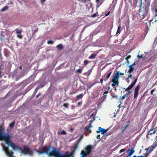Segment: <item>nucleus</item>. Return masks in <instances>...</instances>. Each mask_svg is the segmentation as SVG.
<instances>
[{
  "label": "nucleus",
  "mask_w": 157,
  "mask_h": 157,
  "mask_svg": "<svg viewBox=\"0 0 157 157\" xmlns=\"http://www.w3.org/2000/svg\"><path fill=\"white\" fill-rule=\"evenodd\" d=\"M50 148L45 146L41 149L42 152L38 151V152L40 154L46 153L49 156L54 157H74V153L72 152L70 154L69 151H67L63 155L58 149L53 148L51 151H50Z\"/></svg>",
  "instance_id": "obj_1"
},
{
  "label": "nucleus",
  "mask_w": 157,
  "mask_h": 157,
  "mask_svg": "<svg viewBox=\"0 0 157 157\" xmlns=\"http://www.w3.org/2000/svg\"><path fill=\"white\" fill-rule=\"evenodd\" d=\"M4 130L3 128L2 124L0 125V140H4L6 144H7L8 146L13 147V143L10 141L11 136L7 133H5L3 132Z\"/></svg>",
  "instance_id": "obj_2"
},
{
  "label": "nucleus",
  "mask_w": 157,
  "mask_h": 157,
  "mask_svg": "<svg viewBox=\"0 0 157 157\" xmlns=\"http://www.w3.org/2000/svg\"><path fill=\"white\" fill-rule=\"evenodd\" d=\"M13 147L10 146L12 147L14 150H20L21 153L25 154H28L32 155L33 154V151L32 150L29 148L25 146L23 147L24 150H23L19 146H16L13 143Z\"/></svg>",
  "instance_id": "obj_3"
},
{
  "label": "nucleus",
  "mask_w": 157,
  "mask_h": 157,
  "mask_svg": "<svg viewBox=\"0 0 157 157\" xmlns=\"http://www.w3.org/2000/svg\"><path fill=\"white\" fill-rule=\"evenodd\" d=\"M92 146L91 145H87L84 149V150L81 151V155H82L81 157H85L89 155L91 152Z\"/></svg>",
  "instance_id": "obj_4"
},
{
  "label": "nucleus",
  "mask_w": 157,
  "mask_h": 157,
  "mask_svg": "<svg viewBox=\"0 0 157 157\" xmlns=\"http://www.w3.org/2000/svg\"><path fill=\"white\" fill-rule=\"evenodd\" d=\"M142 5H140V8L139 10H140L144 14H146V15H147L149 10V7L150 6V3H148L147 5H145L144 6L143 8H142L141 7Z\"/></svg>",
  "instance_id": "obj_5"
},
{
  "label": "nucleus",
  "mask_w": 157,
  "mask_h": 157,
  "mask_svg": "<svg viewBox=\"0 0 157 157\" xmlns=\"http://www.w3.org/2000/svg\"><path fill=\"white\" fill-rule=\"evenodd\" d=\"M2 150L4 151L6 154L9 157H14L13 156V152L12 150L9 151L8 147L4 146H2Z\"/></svg>",
  "instance_id": "obj_6"
},
{
  "label": "nucleus",
  "mask_w": 157,
  "mask_h": 157,
  "mask_svg": "<svg viewBox=\"0 0 157 157\" xmlns=\"http://www.w3.org/2000/svg\"><path fill=\"white\" fill-rule=\"evenodd\" d=\"M120 75L123 76L124 75V74L123 73L120 72L119 71H117L116 73L114 74L112 79H113V80H115L117 81H119V79Z\"/></svg>",
  "instance_id": "obj_7"
},
{
  "label": "nucleus",
  "mask_w": 157,
  "mask_h": 157,
  "mask_svg": "<svg viewBox=\"0 0 157 157\" xmlns=\"http://www.w3.org/2000/svg\"><path fill=\"white\" fill-rule=\"evenodd\" d=\"M140 86L138 84L135 88L134 91V98H136L138 95V92L140 89Z\"/></svg>",
  "instance_id": "obj_8"
},
{
  "label": "nucleus",
  "mask_w": 157,
  "mask_h": 157,
  "mask_svg": "<svg viewBox=\"0 0 157 157\" xmlns=\"http://www.w3.org/2000/svg\"><path fill=\"white\" fill-rule=\"evenodd\" d=\"M147 15L140 10L138 12L137 16L140 20L143 19Z\"/></svg>",
  "instance_id": "obj_9"
},
{
  "label": "nucleus",
  "mask_w": 157,
  "mask_h": 157,
  "mask_svg": "<svg viewBox=\"0 0 157 157\" xmlns=\"http://www.w3.org/2000/svg\"><path fill=\"white\" fill-rule=\"evenodd\" d=\"M137 80V78H136L135 79L134 82L132 83L126 89L124 88L125 91H127L128 90H131L135 85Z\"/></svg>",
  "instance_id": "obj_10"
},
{
  "label": "nucleus",
  "mask_w": 157,
  "mask_h": 157,
  "mask_svg": "<svg viewBox=\"0 0 157 157\" xmlns=\"http://www.w3.org/2000/svg\"><path fill=\"white\" fill-rule=\"evenodd\" d=\"M92 127V125L91 123H90L88 127L86 126L85 127V130L88 131L89 133H91V131L90 128Z\"/></svg>",
  "instance_id": "obj_11"
},
{
  "label": "nucleus",
  "mask_w": 157,
  "mask_h": 157,
  "mask_svg": "<svg viewBox=\"0 0 157 157\" xmlns=\"http://www.w3.org/2000/svg\"><path fill=\"white\" fill-rule=\"evenodd\" d=\"M111 82L113 83L112 84L111 86L113 87V88L115 87V86L116 85L118 86L119 83V81H117L115 80H114L112 79Z\"/></svg>",
  "instance_id": "obj_12"
},
{
  "label": "nucleus",
  "mask_w": 157,
  "mask_h": 157,
  "mask_svg": "<svg viewBox=\"0 0 157 157\" xmlns=\"http://www.w3.org/2000/svg\"><path fill=\"white\" fill-rule=\"evenodd\" d=\"M135 150L133 147H132L128 155L126 157H130L131 156L134 152Z\"/></svg>",
  "instance_id": "obj_13"
},
{
  "label": "nucleus",
  "mask_w": 157,
  "mask_h": 157,
  "mask_svg": "<svg viewBox=\"0 0 157 157\" xmlns=\"http://www.w3.org/2000/svg\"><path fill=\"white\" fill-rule=\"evenodd\" d=\"M128 126V124H127L125 126H122L121 127L120 130L121 131V133H123L124 131Z\"/></svg>",
  "instance_id": "obj_14"
},
{
  "label": "nucleus",
  "mask_w": 157,
  "mask_h": 157,
  "mask_svg": "<svg viewBox=\"0 0 157 157\" xmlns=\"http://www.w3.org/2000/svg\"><path fill=\"white\" fill-rule=\"evenodd\" d=\"M83 95L84 94H83L82 93H81L79 95H77L76 97V100H78L80 99H81L82 98Z\"/></svg>",
  "instance_id": "obj_15"
},
{
  "label": "nucleus",
  "mask_w": 157,
  "mask_h": 157,
  "mask_svg": "<svg viewBox=\"0 0 157 157\" xmlns=\"http://www.w3.org/2000/svg\"><path fill=\"white\" fill-rule=\"evenodd\" d=\"M112 73V70L111 69H110L109 70L107 71V74H106V78H108L110 77V76Z\"/></svg>",
  "instance_id": "obj_16"
},
{
  "label": "nucleus",
  "mask_w": 157,
  "mask_h": 157,
  "mask_svg": "<svg viewBox=\"0 0 157 157\" xmlns=\"http://www.w3.org/2000/svg\"><path fill=\"white\" fill-rule=\"evenodd\" d=\"M56 48L59 50H61L63 48V45L61 44H59L56 46Z\"/></svg>",
  "instance_id": "obj_17"
},
{
  "label": "nucleus",
  "mask_w": 157,
  "mask_h": 157,
  "mask_svg": "<svg viewBox=\"0 0 157 157\" xmlns=\"http://www.w3.org/2000/svg\"><path fill=\"white\" fill-rule=\"evenodd\" d=\"M132 66L130 65L129 66V69L128 71V73H132L133 70H134V68L132 67Z\"/></svg>",
  "instance_id": "obj_18"
},
{
  "label": "nucleus",
  "mask_w": 157,
  "mask_h": 157,
  "mask_svg": "<svg viewBox=\"0 0 157 157\" xmlns=\"http://www.w3.org/2000/svg\"><path fill=\"white\" fill-rule=\"evenodd\" d=\"M153 128H151L149 131V132H148V135H151L153 134H154L156 132V131L155 130H154L152 132H151L153 130Z\"/></svg>",
  "instance_id": "obj_19"
},
{
  "label": "nucleus",
  "mask_w": 157,
  "mask_h": 157,
  "mask_svg": "<svg viewBox=\"0 0 157 157\" xmlns=\"http://www.w3.org/2000/svg\"><path fill=\"white\" fill-rule=\"evenodd\" d=\"M16 33L17 34H21L22 32V29L17 28L15 30Z\"/></svg>",
  "instance_id": "obj_20"
},
{
  "label": "nucleus",
  "mask_w": 157,
  "mask_h": 157,
  "mask_svg": "<svg viewBox=\"0 0 157 157\" xmlns=\"http://www.w3.org/2000/svg\"><path fill=\"white\" fill-rule=\"evenodd\" d=\"M117 0H113L112 4V7H113V8H114L115 6L117 4Z\"/></svg>",
  "instance_id": "obj_21"
},
{
  "label": "nucleus",
  "mask_w": 157,
  "mask_h": 157,
  "mask_svg": "<svg viewBox=\"0 0 157 157\" xmlns=\"http://www.w3.org/2000/svg\"><path fill=\"white\" fill-rule=\"evenodd\" d=\"M58 134L59 135H66V132L64 130H63L61 132H58Z\"/></svg>",
  "instance_id": "obj_22"
},
{
  "label": "nucleus",
  "mask_w": 157,
  "mask_h": 157,
  "mask_svg": "<svg viewBox=\"0 0 157 157\" xmlns=\"http://www.w3.org/2000/svg\"><path fill=\"white\" fill-rule=\"evenodd\" d=\"M108 130V129H105L103 128L101 132L102 134L103 135L105 134Z\"/></svg>",
  "instance_id": "obj_23"
},
{
  "label": "nucleus",
  "mask_w": 157,
  "mask_h": 157,
  "mask_svg": "<svg viewBox=\"0 0 157 157\" xmlns=\"http://www.w3.org/2000/svg\"><path fill=\"white\" fill-rule=\"evenodd\" d=\"M121 27L120 25L119 26H118L117 30V34L120 33L121 31Z\"/></svg>",
  "instance_id": "obj_24"
},
{
  "label": "nucleus",
  "mask_w": 157,
  "mask_h": 157,
  "mask_svg": "<svg viewBox=\"0 0 157 157\" xmlns=\"http://www.w3.org/2000/svg\"><path fill=\"white\" fill-rule=\"evenodd\" d=\"M96 56V55L94 54H92L89 57V58L90 59H93Z\"/></svg>",
  "instance_id": "obj_25"
},
{
  "label": "nucleus",
  "mask_w": 157,
  "mask_h": 157,
  "mask_svg": "<svg viewBox=\"0 0 157 157\" xmlns=\"http://www.w3.org/2000/svg\"><path fill=\"white\" fill-rule=\"evenodd\" d=\"M79 143L78 141H76L74 146L75 149H76L78 148Z\"/></svg>",
  "instance_id": "obj_26"
},
{
  "label": "nucleus",
  "mask_w": 157,
  "mask_h": 157,
  "mask_svg": "<svg viewBox=\"0 0 157 157\" xmlns=\"http://www.w3.org/2000/svg\"><path fill=\"white\" fill-rule=\"evenodd\" d=\"M155 147L154 146L153 144L152 145L150 146V151H152Z\"/></svg>",
  "instance_id": "obj_27"
},
{
  "label": "nucleus",
  "mask_w": 157,
  "mask_h": 157,
  "mask_svg": "<svg viewBox=\"0 0 157 157\" xmlns=\"http://www.w3.org/2000/svg\"><path fill=\"white\" fill-rule=\"evenodd\" d=\"M9 8V7L8 6H6L4 7L1 10V11H4L5 10H7Z\"/></svg>",
  "instance_id": "obj_28"
},
{
  "label": "nucleus",
  "mask_w": 157,
  "mask_h": 157,
  "mask_svg": "<svg viewBox=\"0 0 157 157\" xmlns=\"http://www.w3.org/2000/svg\"><path fill=\"white\" fill-rule=\"evenodd\" d=\"M102 128H101V127H98V131H96L97 133H100V132H102Z\"/></svg>",
  "instance_id": "obj_29"
},
{
  "label": "nucleus",
  "mask_w": 157,
  "mask_h": 157,
  "mask_svg": "<svg viewBox=\"0 0 157 157\" xmlns=\"http://www.w3.org/2000/svg\"><path fill=\"white\" fill-rule=\"evenodd\" d=\"M14 124H15V122L14 121H13L10 124L9 126L10 128H12L14 126Z\"/></svg>",
  "instance_id": "obj_30"
},
{
  "label": "nucleus",
  "mask_w": 157,
  "mask_h": 157,
  "mask_svg": "<svg viewBox=\"0 0 157 157\" xmlns=\"http://www.w3.org/2000/svg\"><path fill=\"white\" fill-rule=\"evenodd\" d=\"M39 90V88L38 87H37L35 89L34 92L33 93V94L35 95L37 92L38 90Z\"/></svg>",
  "instance_id": "obj_31"
},
{
  "label": "nucleus",
  "mask_w": 157,
  "mask_h": 157,
  "mask_svg": "<svg viewBox=\"0 0 157 157\" xmlns=\"http://www.w3.org/2000/svg\"><path fill=\"white\" fill-rule=\"evenodd\" d=\"M82 71V69H79L76 70V72L78 73H81Z\"/></svg>",
  "instance_id": "obj_32"
},
{
  "label": "nucleus",
  "mask_w": 157,
  "mask_h": 157,
  "mask_svg": "<svg viewBox=\"0 0 157 157\" xmlns=\"http://www.w3.org/2000/svg\"><path fill=\"white\" fill-rule=\"evenodd\" d=\"M17 37L20 38V39H22V35L21 34H18L17 35Z\"/></svg>",
  "instance_id": "obj_33"
},
{
  "label": "nucleus",
  "mask_w": 157,
  "mask_h": 157,
  "mask_svg": "<svg viewBox=\"0 0 157 157\" xmlns=\"http://www.w3.org/2000/svg\"><path fill=\"white\" fill-rule=\"evenodd\" d=\"M97 14H98L97 13H94V14L92 15L91 16V17H93V18L95 17H96V16H97Z\"/></svg>",
  "instance_id": "obj_34"
},
{
  "label": "nucleus",
  "mask_w": 157,
  "mask_h": 157,
  "mask_svg": "<svg viewBox=\"0 0 157 157\" xmlns=\"http://www.w3.org/2000/svg\"><path fill=\"white\" fill-rule=\"evenodd\" d=\"M54 42L53 41L51 40H49L47 41V43L48 44H53V43Z\"/></svg>",
  "instance_id": "obj_35"
},
{
  "label": "nucleus",
  "mask_w": 157,
  "mask_h": 157,
  "mask_svg": "<svg viewBox=\"0 0 157 157\" xmlns=\"http://www.w3.org/2000/svg\"><path fill=\"white\" fill-rule=\"evenodd\" d=\"M63 106L66 108H67L68 107V105L67 103H64L63 104Z\"/></svg>",
  "instance_id": "obj_36"
},
{
  "label": "nucleus",
  "mask_w": 157,
  "mask_h": 157,
  "mask_svg": "<svg viewBox=\"0 0 157 157\" xmlns=\"http://www.w3.org/2000/svg\"><path fill=\"white\" fill-rule=\"evenodd\" d=\"M91 72V71L90 70H89L86 73L87 76L88 77L90 75Z\"/></svg>",
  "instance_id": "obj_37"
},
{
  "label": "nucleus",
  "mask_w": 157,
  "mask_h": 157,
  "mask_svg": "<svg viewBox=\"0 0 157 157\" xmlns=\"http://www.w3.org/2000/svg\"><path fill=\"white\" fill-rule=\"evenodd\" d=\"M89 62V61L88 60H84V65H87V64H88Z\"/></svg>",
  "instance_id": "obj_38"
},
{
  "label": "nucleus",
  "mask_w": 157,
  "mask_h": 157,
  "mask_svg": "<svg viewBox=\"0 0 157 157\" xmlns=\"http://www.w3.org/2000/svg\"><path fill=\"white\" fill-rule=\"evenodd\" d=\"M125 151V148L121 149L120 150V151H119V153L120 154L122 152Z\"/></svg>",
  "instance_id": "obj_39"
},
{
  "label": "nucleus",
  "mask_w": 157,
  "mask_h": 157,
  "mask_svg": "<svg viewBox=\"0 0 157 157\" xmlns=\"http://www.w3.org/2000/svg\"><path fill=\"white\" fill-rule=\"evenodd\" d=\"M132 75L131 74V73H129V75H128V78H130L131 79H132Z\"/></svg>",
  "instance_id": "obj_40"
},
{
  "label": "nucleus",
  "mask_w": 157,
  "mask_h": 157,
  "mask_svg": "<svg viewBox=\"0 0 157 157\" xmlns=\"http://www.w3.org/2000/svg\"><path fill=\"white\" fill-rule=\"evenodd\" d=\"M83 135H82L81 136V137L80 138H79L78 140L77 141H78V142H80L81 140L83 138Z\"/></svg>",
  "instance_id": "obj_41"
},
{
  "label": "nucleus",
  "mask_w": 157,
  "mask_h": 157,
  "mask_svg": "<svg viewBox=\"0 0 157 157\" xmlns=\"http://www.w3.org/2000/svg\"><path fill=\"white\" fill-rule=\"evenodd\" d=\"M131 91H128V92L125 94V95H126V96L129 95L131 94Z\"/></svg>",
  "instance_id": "obj_42"
},
{
  "label": "nucleus",
  "mask_w": 157,
  "mask_h": 157,
  "mask_svg": "<svg viewBox=\"0 0 157 157\" xmlns=\"http://www.w3.org/2000/svg\"><path fill=\"white\" fill-rule=\"evenodd\" d=\"M111 95L112 97V98H111V99L113 98H117V96L115 94Z\"/></svg>",
  "instance_id": "obj_43"
},
{
  "label": "nucleus",
  "mask_w": 157,
  "mask_h": 157,
  "mask_svg": "<svg viewBox=\"0 0 157 157\" xmlns=\"http://www.w3.org/2000/svg\"><path fill=\"white\" fill-rule=\"evenodd\" d=\"M137 57L138 58V59L142 58L143 57V55H141L140 56L138 55L137 56Z\"/></svg>",
  "instance_id": "obj_44"
},
{
  "label": "nucleus",
  "mask_w": 157,
  "mask_h": 157,
  "mask_svg": "<svg viewBox=\"0 0 157 157\" xmlns=\"http://www.w3.org/2000/svg\"><path fill=\"white\" fill-rule=\"evenodd\" d=\"M41 95V94L40 92H39L38 94L36 96V98H38Z\"/></svg>",
  "instance_id": "obj_45"
},
{
  "label": "nucleus",
  "mask_w": 157,
  "mask_h": 157,
  "mask_svg": "<svg viewBox=\"0 0 157 157\" xmlns=\"http://www.w3.org/2000/svg\"><path fill=\"white\" fill-rule=\"evenodd\" d=\"M153 145L156 147L157 146V141L154 142Z\"/></svg>",
  "instance_id": "obj_46"
},
{
  "label": "nucleus",
  "mask_w": 157,
  "mask_h": 157,
  "mask_svg": "<svg viewBox=\"0 0 157 157\" xmlns=\"http://www.w3.org/2000/svg\"><path fill=\"white\" fill-rule=\"evenodd\" d=\"M131 57V56L130 55L128 56L126 58V59L127 60V62H128V59L130 58Z\"/></svg>",
  "instance_id": "obj_47"
},
{
  "label": "nucleus",
  "mask_w": 157,
  "mask_h": 157,
  "mask_svg": "<svg viewBox=\"0 0 157 157\" xmlns=\"http://www.w3.org/2000/svg\"><path fill=\"white\" fill-rule=\"evenodd\" d=\"M103 80L102 78H101L100 79V81L101 82V84L103 85Z\"/></svg>",
  "instance_id": "obj_48"
},
{
  "label": "nucleus",
  "mask_w": 157,
  "mask_h": 157,
  "mask_svg": "<svg viewBox=\"0 0 157 157\" xmlns=\"http://www.w3.org/2000/svg\"><path fill=\"white\" fill-rule=\"evenodd\" d=\"M103 97L104 99H105L107 97V95L106 94H103Z\"/></svg>",
  "instance_id": "obj_49"
},
{
  "label": "nucleus",
  "mask_w": 157,
  "mask_h": 157,
  "mask_svg": "<svg viewBox=\"0 0 157 157\" xmlns=\"http://www.w3.org/2000/svg\"><path fill=\"white\" fill-rule=\"evenodd\" d=\"M126 96V95H125V94L123 96L122 98H121V99L122 100H123V99H124L125 98V96Z\"/></svg>",
  "instance_id": "obj_50"
},
{
  "label": "nucleus",
  "mask_w": 157,
  "mask_h": 157,
  "mask_svg": "<svg viewBox=\"0 0 157 157\" xmlns=\"http://www.w3.org/2000/svg\"><path fill=\"white\" fill-rule=\"evenodd\" d=\"M77 104H78V105H81L82 104V102H78V103H77Z\"/></svg>",
  "instance_id": "obj_51"
},
{
  "label": "nucleus",
  "mask_w": 157,
  "mask_h": 157,
  "mask_svg": "<svg viewBox=\"0 0 157 157\" xmlns=\"http://www.w3.org/2000/svg\"><path fill=\"white\" fill-rule=\"evenodd\" d=\"M155 91V90L154 89H152L151 90V94H153V93Z\"/></svg>",
  "instance_id": "obj_52"
},
{
  "label": "nucleus",
  "mask_w": 157,
  "mask_h": 157,
  "mask_svg": "<svg viewBox=\"0 0 157 157\" xmlns=\"http://www.w3.org/2000/svg\"><path fill=\"white\" fill-rule=\"evenodd\" d=\"M108 92H109V91L108 90L104 92L103 94H106L108 93Z\"/></svg>",
  "instance_id": "obj_53"
},
{
  "label": "nucleus",
  "mask_w": 157,
  "mask_h": 157,
  "mask_svg": "<svg viewBox=\"0 0 157 157\" xmlns=\"http://www.w3.org/2000/svg\"><path fill=\"white\" fill-rule=\"evenodd\" d=\"M110 12H109L108 13H106V14H105V16H108L109 15V14H110Z\"/></svg>",
  "instance_id": "obj_54"
},
{
  "label": "nucleus",
  "mask_w": 157,
  "mask_h": 157,
  "mask_svg": "<svg viewBox=\"0 0 157 157\" xmlns=\"http://www.w3.org/2000/svg\"><path fill=\"white\" fill-rule=\"evenodd\" d=\"M2 71H0V78H1L2 76L3 75H2Z\"/></svg>",
  "instance_id": "obj_55"
},
{
  "label": "nucleus",
  "mask_w": 157,
  "mask_h": 157,
  "mask_svg": "<svg viewBox=\"0 0 157 157\" xmlns=\"http://www.w3.org/2000/svg\"><path fill=\"white\" fill-rule=\"evenodd\" d=\"M126 81H127V82H128V83H129V80L128 79V78H126Z\"/></svg>",
  "instance_id": "obj_56"
},
{
  "label": "nucleus",
  "mask_w": 157,
  "mask_h": 157,
  "mask_svg": "<svg viewBox=\"0 0 157 157\" xmlns=\"http://www.w3.org/2000/svg\"><path fill=\"white\" fill-rule=\"evenodd\" d=\"M149 154V153H146L145 154V157H146Z\"/></svg>",
  "instance_id": "obj_57"
},
{
  "label": "nucleus",
  "mask_w": 157,
  "mask_h": 157,
  "mask_svg": "<svg viewBox=\"0 0 157 157\" xmlns=\"http://www.w3.org/2000/svg\"><path fill=\"white\" fill-rule=\"evenodd\" d=\"M45 1L46 0H41V2L42 3H44Z\"/></svg>",
  "instance_id": "obj_58"
},
{
  "label": "nucleus",
  "mask_w": 157,
  "mask_h": 157,
  "mask_svg": "<svg viewBox=\"0 0 157 157\" xmlns=\"http://www.w3.org/2000/svg\"><path fill=\"white\" fill-rule=\"evenodd\" d=\"M136 62H135L133 63L131 65L132 66L135 65Z\"/></svg>",
  "instance_id": "obj_59"
},
{
  "label": "nucleus",
  "mask_w": 157,
  "mask_h": 157,
  "mask_svg": "<svg viewBox=\"0 0 157 157\" xmlns=\"http://www.w3.org/2000/svg\"><path fill=\"white\" fill-rule=\"evenodd\" d=\"M100 0H95V1L96 3H98L99 2Z\"/></svg>",
  "instance_id": "obj_60"
},
{
  "label": "nucleus",
  "mask_w": 157,
  "mask_h": 157,
  "mask_svg": "<svg viewBox=\"0 0 157 157\" xmlns=\"http://www.w3.org/2000/svg\"><path fill=\"white\" fill-rule=\"evenodd\" d=\"M100 135H98L97 136V138L98 139H99L100 137Z\"/></svg>",
  "instance_id": "obj_61"
},
{
  "label": "nucleus",
  "mask_w": 157,
  "mask_h": 157,
  "mask_svg": "<svg viewBox=\"0 0 157 157\" xmlns=\"http://www.w3.org/2000/svg\"><path fill=\"white\" fill-rule=\"evenodd\" d=\"M19 68L21 69V70L22 69V66L21 65L20 67H19Z\"/></svg>",
  "instance_id": "obj_62"
},
{
  "label": "nucleus",
  "mask_w": 157,
  "mask_h": 157,
  "mask_svg": "<svg viewBox=\"0 0 157 157\" xmlns=\"http://www.w3.org/2000/svg\"><path fill=\"white\" fill-rule=\"evenodd\" d=\"M70 129L72 131H73L74 130V129L72 128H71Z\"/></svg>",
  "instance_id": "obj_63"
},
{
  "label": "nucleus",
  "mask_w": 157,
  "mask_h": 157,
  "mask_svg": "<svg viewBox=\"0 0 157 157\" xmlns=\"http://www.w3.org/2000/svg\"><path fill=\"white\" fill-rule=\"evenodd\" d=\"M138 157H144L143 156L141 155L140 156H138Z\"/></svg>",
  "instance_id": "obj_64"
}]
</instances>
